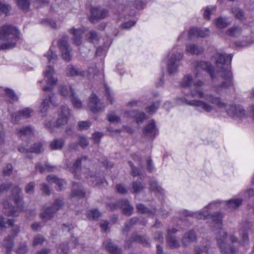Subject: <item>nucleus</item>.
<instances>
[{
	"instance_id": "nucleus-45",
	"label": "nucleus",
	"mask_w": 254,
	"mask_h": 254,
	"mask_svg": "<svg viewBox=\"0 0 254 254\" xmlns=\"http://www.w3.org/2000/svg\"><path fill=\"white\" fill-rule=\"evenodd\" d=\"M10 9V7L9 5L6 4L2 2H0V15L3 13L5 15H7Z\"/></svg>"
},
{
	"instance_id": "nucleus-6",
	"label": "nucleus",
	"mask_w": 254,
	"mask_h": 254,
	"mask_svg": "<svg viewBox=\"0 0 254 254\" xmlns=\"http://www.w3.org/2000/svg\"><path fill=\"white\" fill-rule=\"evenodd\" d=\"M70 116V111L68 107L66 106H62L58 111V117L56 125L55 124H52L51 123H47L45 126L51 132H53L54 131L53 128L55 126H56V127H60L61 126L65 125Z\"/></svg>"
},
{
	"instance_id": "nucleus-63",
	"label": "nucleus",
	"mask_w": 254,
	"mask_h": 254,
	"mask_svg": "<svg viewBox=\"0 0 254 254\" xmlns=\"http://www.w3.org/2000/svg\"><path fill=\"white\" fill-rule=\"evenodd\" d=\"M79 143L82 148H84L88 145V141L85 137L80 136L79 139Z\"/></svg>"
},
{
	"instance_id": "nucleus-53",
	"label": "nucleus",
	"mask_w": 254,
	"mask_h": 254,
	"mask_svg": "<svg viewBox=\"0 0 254 254\" xmlns=\"http://www.w3.org/2000/svg\"><path fill=\"white\" fill-rule=\"evenodd\" d=\"M159 106V103L158 102L154 103L151 106L147 107L146 108V111L149 114H153L156 111Z\"/></svg>"
},
{
	"instance_id": "nucleus-27",
	"label": "nucleus",
	"mask_w": 254,
	"mask_h": 254,
	"mask_svg": "<svg viewBox=\"0 0 254 254\" xmlns=\"http://www.w3.org/2000/svg\"><path fill=\"white\" fill-rule=\"evenodd\" d=\"M64 145V141L62 138H55L51 141L50 147L52 150H60Z\"/></svg>"
},
{
	"instance_id": "nucleus-13",
	"label": "nucleus",
	"mask_w": 254,
	"mask_h": 254,
	"mask_svg": "<svg viewBox=\"0 0 254 254\" xmlns=\"http://www.w3.org/2000/svg\"><path fill=\"white\" fill-rule=\"evenodd\" d=\"M90 20L92 23H94L96 20L104 18L108 15V11L104 9L92 7L90 9Z\"/></svg>"
},
{
	"instance_id": "nucleus-39",
	"label": "nucleus",
	"mask_w": 254,
	"mask_h": 254,
	"mask_svg": "<svg viewBox=\"0 0 254 254\" xmlns=\"http://www.w3.org/2000/svg\"><path fill=\"white\" fill-rule=\"evenodd\" d=\"M18 6L23 10H27L29 8V0H16Z\"/></svg>"
},
{
	"instance_id": "nucleus-50",
	"label": "nucleus",
	"mask_w": 254,
	"mask_h": 254,
	"mask_svg": "<svg viewBox=\"0 0 254 254\" xmlns=\"http://www.w3.org/2000/svg\"><path fill=\"white\" fill-rule=\"evenodd\" d=\"M216 10L215 6H209L207 7L205 10L204 13V17L205 19L209 20L210 15H211V12L214 11Z\"/></svg>"
},
{
	"instance_id": "nucleus-57",
	"label": "nucleus",
	"mask_w": 254,
	"mask_h": 254,
	"mask_svg": "<svg viewBox=\"0 0 254 254\" xmlns=\"http://www.w3.org/2000/svg\"><path fill=\"white\" fill-rule=\"evenodd\" d=\"M78 125L80 129H86L91 126V123L87 121H82L79 122Z\"/></svg>"
},
{
	"instance_id": "nucleus-43",
	"label": "nucleus",
	"mask_w": 254,
	"mask_h": 254,
	"mask_svg": "<svg viewBox=\"0 0 254 254\" xmlns=\"http://www.w3.org/2000/svg\"><path fill=\"white\" fill-rule=\"evenodd\" d=\"M42 144L41 142L35 143L33 146L29 149V151L36 153H40L43 150Z\"/></svg>"
},
{
	"instance_id": "nucleus-61",
	"label": "nucleus",
	"mask_w": 254,
	"mask_h": 254,
	"mask_svg": "<svg viewBox=\"0 0 254 254\" xmlns=\"http://www.w3.org/2000/svg\"><path fill=\"white\" fill-rule=\"evenodd\" d=\"M136 23V22L133 20L128 21L122 24V27L123 29H128L131 27L133 26Z\"/></svg>"
},
{
	"instance_id": "nucleus-52",
	"label": "nucleus",
	"mask_w": 254,
	"mask_h": 254,
	"mask_svg": "<svg viewBox=\"0 0 254 254\" xmlns=\"http://www.w3.org/2000/svg\"><path fill=\"white\" fill-rule=\"evenodd\" d=\"M68 251V247L65 244H62L57 249V252L60 254H66Z\"/></svg>"
},
{
	"instance_id": "nucleus-35",
	"label": "nucleus",
	"mask_w": 254,
	"mask_h": 254,
	"mask_svg": "<svg viewBox=\"0 0 254 254\" xmlns=\"http://www.w3.org/2000/svg\"><path fill=\"white\" fill-rule=\"evenodd\" d=\"M86 160V157H82L80 159H78L73 164L72 167L70 169V171L74 175L75 177H77V173L80 170L81 162L82 160Z\"/></svg>"
},
{
	"instance_id": "nucleus-24",
	"label": "nucleus",
	"mask_w": 254,
	"mask_h": 254,
	"mask_svg": "<svg viewBox=\"0 0 254 254\" xmlns=\"http://www.w3.org/2000/svg\"><path fill=\"white\" fill-rule=\"evenodd\" d=\"M48 98L47 97L43 99L41 105L40 106V111L41 113H45L49 108V104L51 102L54 106H56L54 96L48 95Z\"/></svg>"
},
{
	"instance_id": "nucleus-20",
	"label": "nucleus",
	"mask_w": 254,
	"mask_h": 254,
	"mask_svg": "<svg viewBox=\"0 0 254 254\" xmlns=\"http://www.w3.org/2000/svg\"><path fill=\"white\" fill-rule=\"evenodd\" d=\"M103 246L112 254H121L122 250L114 245L111 240L108 239L103 242Z\"/></svg>"
},
{
	"instance_id": "nucleus-58",
	"label": "nucleus",
	"mask_w": 254,
	"mask_h": 254,
	"mask_svg": "<svg viewBox=\"0 0 254 254\" xmlns=\"http://www.w3.org/2000/svg\"><path fill=\"white\" fill-rule=\"evenodd\" d=\"M108 121L111 123H117L120 121V118L114 113L108 115Z\"/></svg>"
},
{
	"instance_id": "nucleus-55",
	"label": "nucleus",
	"mask_w": 254,
	"mask_h": 254,
	"mask_svg": "<svg viewBox=\"0 0 254 254\" xmlns=\"http://www.w3.org/2000/svg\"><path fill=\"white\" fill-rule=\"evenodd\" d=\"M86 38L89 41L93 42L97 40V35L95 32L90 31L86 35Z\"/></svg>"
},
{
	"instance_id": "nucleus-34",
	"label": "nucleus",
	"mask_w": 254,
	"mask_h": 254,
	"mask_svg": "<svg viewBox=\"0 0 254 254\" xmlns=\"http://www.w3.org/2000/svg\"><path fill=\"white\" fill-rule=\"evenodd\" d=\"M231 22L227 18L219 17L215 19V24L219 28H225L230 24Z\"/></svg>"
},
{
	"instance_id": "nucleus-56",
	"label": "nucleus",
	"mask_w": 254,
	"mask_h": 254,
	"mask_svg": "<svg viewBox=\"0 0 254 254\" xmlns=\"http://www.w3.org/2000/svg\"><path fill=\"white\" fill-rule=\"evenodd\" d=\"M5 93L13 101H16L17 100V97L15 93L11 90L9 89H4Z\"/></svg>"
},
{
	"instance_id": "nucleus-8",
	"label": "nucleus",
	"mask_w": 254,
	"mask_h": 254,
	"mask_svg": "<svg viewBox=\"0 0 254 254\" xmlns=\"http://www.w3.org/2000/svg\"><path fill=\"white\" fill-rule=\"evenodd\" d=\"M211 66L209 63L200 61L195 63L194 72L196 77L203 75V72L209 73L212 79L215 77V72L211 70Z\"/></svg>"
},
{
	"instance_id": "nucleus-49",
	"label": "nucleus",
	"mask_w": 254,
	"mask_h": 254,
	"mask_svg": "<svg viewBox=\"0 0 254 254\" xmlns=\"http://www.w3.org/2000/svg\"><path fill=\"white\" fill-rule=\"evenodd\" d=\"M132 116L136 118V122L138 123L142 122L144 120L146 119V115L143 112L134 113H132Z\"/></svg>"
},
{
	"instance_id": "nucleus-46",
	"label": "nucleus",
	"mask_w": 254,
	"mask_h": 254,
	"mask_svg": "<svg viewBox=\"0 0 254 254\" xmlns=\"http://www.w3.org/2000/svg\"><path fill=\"white\" fill-rule=\"evenodd\" d=\"M247 231V230L245 229H241L240 230L241 234H242V237L241 238L240 243L242 245L247 243L249 241L248 234L246 233Z\"/></svg>"
},
{
	"instance_id": "nucleus-1",
	"label": "nucleus",
	"mask_w": 254,
	"mask_h": 254,
	"mask_svg": "<svg viewBox=\"0 0 254 254\" xmlns=\"http://www.w3.org/2000/svg\"><path fill=\"white\" fill-rule=\"evenodd\" d=\"M213 205V203H210L208 207L204 208L203 210L201 212L191 213L186 211V214L187 216H191L197 219H210L213 227L218 230L216 233V239L221 253L222 254H233L236 252L237 249L233 246H231L228 243V241H231L233 243L237 242V238L232 235H230L229 237H228L225 231L221 228L222 223V216L221 214L216 213L213 215L209 214L207 211L208 208Z\"/></svg>"
},
{
	"instance_id": "nucleus-16",
	"label": "nucleus",
	"mask_w": 254,
	"mask_h": 254,
	"mask_svg": "<svg viewBox=\"0 0 254 254\" xmlns=\"http://www.w3.org/2000/svg\"><path fill=\"white\" fill-rule=\"evenodd\" d=\"M19 229L18 228H14L11 232V235H8L4 241V246L7 249L6 254H10L11 249L13 246V239L18 233Z\"/></svg>"
},
{
	"instance_id": "nucleus-64",
	"label": "nucleus",
	"mask_w": 254,
	"mask_h": 254,
	"mask_svg": "<svg viewBox=\"0 0 254 254\" xmlns=\"http://www.w3.org/2000/svg\"><path fill=\"white\" fill-rule=\"evenodd\" d=\"M35 187V183L31 182L29 183L25 187L26 192L28 193H30L33 192Z\"/></svg>"
},
{
	"instance_id": "nucleus-54",
	"label": "nucleus",
	"mask_w": 254,
	"mask_h": 254,
	"mask_svg": "<svg viewBox=\"0 0 254 254\" xmlns=\"http://www.w3.org/2000/svg\"><path fill=\"white\" fill-rule=\"evenodd\" d=\"M132 239L133 241L140 242L143 244H147V241L146 239L140 236L133 234Z\"/></svg>"
},
{
	"instance_id": "nucleus-26",
	"label": "nucleus",
	"mask_w": 254,
	"mask_h": 254,
	"mask_svg": "<svg viewBox=\"0 0 254 254\" xmlns=\"http://www.w3.org/2000/svg\"><path fill=\"white\" fill-rule=\"evenodd\" d=\"M70 33L73 34V43L76 45H79L81 43V35L84 33L82 29H73L70 30Z\"/></svg>"
},
{
	"instance_id": "nucleus-4",
	"label": "nucleus",
	"mask_w": 254,
	"mask_h": 254,
	"mask_svg": "<svg viewBox=\"0 0 254 254\" xmlns=\"http://www.w3.org/2000/svg\"><path fill=\"white\" fill-rule=\"evenodd\" d=\"M19 36V31L14 27L4 25L0 27V40L5 42L0 45V50L14 47Z\"/></svg>"
},
{
	"instance_id": "nucleus-21",
	"label": "nucleus",
	"mask_w": 254,
	"mask_h": 254,
	"mask_svg": "<svg viewBox=\"0 0 254 254\" xmlns=\"http://www.w3.org/2000/svg\"><path fill=\"white\" fill-rule=\"evenodd\" d=\"M177 231L176 229H173L172 230H169L168 231V236L167 240L168 245L171 248H177L179 247V243L175 237L172 236V235L175 233Z\"/></svg>"
},
{
	"instance_id": "nucleus-11",
	"label": "nucleus",
	"mask_w": 254,
	"mask_h": 254,
	"mask_svg": "<svg viewBox=\"0 0 254 254\" xmlns=\"http://www.w3.org/2000/svg\"><path fill=\"white\" fill-rule=\"evenodd\" d=\"M88 106L93 112L101 111L104 108V106L99 102V99L95 94L89 97Z\"/></svg>"
},
{
	"instance_id": "nucleus-32",
	"label": "nucleus",
	"mask_w": 254,
	"mask_h": 254,
	"mask_svg": "<svg viewBox=\"0 0 254 254\" xmlns=\"http://www.w3.org/2000/svg\"><path fill=\"white\" fill-rule=\"evenodd\" d=\"M208 244L197 245L195 246L193 250V254H210L209 253V247Z\"/></svg>"
},
{
	"instance_id": "nucleus-44",
	"label": "nucleus",
	"mask_w": 254,
	"mask_h": 254,
	"mask_svg": "<svg viewBox=\"0 0 254 254\" xmlns=\"http://www.w3.org/2000/svg\"><path fill=\"white\" fill-rule=\"evenodd\" d=\"M150 189L155 192H161L163 189L158 186L157 182L154 180H151L150 182Z\"/></svg>"
},
{
	"instance_id": "nucleus-36",
	"label": "nucleus",
	"mask_w": 254,
	"mask_h": 254,
	"mask_svg": "<svg viewBox=\"0 0 254 254\" xmlns=\"http://www.w3.org/2000/svg\"><path fill=\"white\" fill-rule=\"evenodd\" d=\"M70 92L71 93V102L74 107L76 108H80L82 106L81 101L78 99L76 96L75 93L73 91V89L70 87Z\"/></svg>"
},
{
	"instance_id": "nucleus-5",
	"label": "nucleus",
	"mask_w": 254,
	"mask_h": 254,
	"mask_svg": "<svg viewBox=\"0 0 254 254\" xmlns=\"http://www.w3.org/2000/svg\"><path fill=\"white\" fill-rule=\"evenodd\" d=\"M21 189L18 187H16L12 191V195L14 200L15 203L17 206V209L9 203L4 202L3 203L4 213L8 216H17V212L22 210L23 201L20 197L19 194L21 192Z\"/></svg>"
},
{
	"instance_id": "nucleus-25",
	"label": "nucleus",
	"mask_w": 254,
	"mask_h": 254,
	"mask_svg": "<svg viewBox=\"0 0 254 254\" xmlns=\"http://www.w3.org/2000/svg\"><path fill=\"white\" fill-rule=\"evenodd\" d=\"M47 180L51 184L55 183L58 185L59 188L57 190H62L65 185V182L64 180L59 179L53 175H49L47 178Z\"/></svg>"
},
{
	"instance_id": "nucleus-31",
	"label": "nucleus",
	"mask_w": 254,
	"mask_h": 254,
	"mask_svg": "<svg viewBox=\"0 0 254 254\" xmlns=\"http://www.w3.org/2000/svg\"><path fill=\"white\" fill-rule=\"evenodd\" d=\"M121 208L124 214L127 216L130 215L133 211V207L129 204L127 200L121 202Z\"/></svg>"
},
{
	"instance_id": "nucleus-22",
	"label": "nucleus",
	"mask_w": 254,
	"mask_h": 254,
	"mask_svg": "<svg viewBox=\"0 0 254 254\" xmlns=\"http://www.w3.org/2000/svg\"><path fill=\"white\" fill-rule=\"evenodd\" d=\"M196 239L195 232L193 231H189L186 233L182 239L183 244L186 246L190 243L194 242Z\"/></svg>"
},
{
	"instance_id": "nucleus-10",
	"label": "nucleus",
	"mask_w": 254,
	"mask_h": 254,
	"mask_svg": "<svg viewBox=\"0 0 254 254\" xmlns=\"http://www.w3.org/2000/svg\"><path fill=\"white\" fill-rule=\"evenodd\" d=\"M54 72L53 67L51 66H48L44 71L45 76L47 78V86L43 88L45 91H51L53 89V86L56 84L57 79L53 77Z\"/></svg>"
},
{
	"instance_id": "nucleus-28",
	"label": "nucleus",
	"mask_w": 254,
	"mask_h": 254,
	"mask_svg": "<svg viewBox=\"0 0 254 254\" xmlns=\"http://www.w3.org/2000/svg\"><path fill=\"white\" fill-rule=\"evenodd\" d=\"M78 186L79 185L78 183H75L73 184V189L70 194V196L71 198H81L84 196V192L82 190L78 189Z\"/></svg>"
},
{
	"instance_id": "nucleus-19",
	"label": "nucleus",
	"mask_w": 254,
	"mask_h": 254,
	"mask_svg": "<svg viewBox=\"0 0 254 254\" xmlns=\"http://www.w3.org/2000/svg\"><path fill=\"white\" fill-rule=\"evenodd\" d=\"M32 113V110L29 108L22 110L19 112L18 115L15 114L12 115V122L15 124L22 118L26 119L29 117Z\"/></svg>"
},
{
	"instance_id": "nucleus-60",
	"label": "nucleus",
	"mask_w": 254,
	"mask_h": 254,
	"mask_svg": "<svg viewBox=\"0 0 254 254\" xmlns=\"http://www.w3.org/2000/svg\"><path fill=\"white\" fill-rule=\"evenodd\" d=\"M136 208L138 211L141 213H148L149 211V209L147 207L141 203L137 205Z\"/></svg>"
},
{
	"instance_id": "nucleus-48",
	"label": "nucleus",
	"mask_w": 254,
	"mask_h": 254,
	"mask_svg": "<svg viewBox=\"0 0 254 254\" xmlns=\"http://www.w3.org/2000/svg\"><path fill=\"white\" fill-rule=\"evenodd\" d=\"M45 239L41 235H37L34 238V241L33 242V245L34 246H36L38 245H41L43 244L45 241Z\"/></svg>"
},
{
	"instance_id": "nucleus-41",
	"label": "nucleus",
	"mask_w": 254,
	"mask_h": 254,
	"mask_svg": "<svg viewBox=\"0 0 254 254\" xmlns=\"http://www.w3.org/2000/svg\"><path fill=\"white\" fill-rule=\"evenodd\" d=\"M90 173L89 171H88L87 176H85L87 180H88V183L90 186H95L99 184V181L97 177L95 176L88 175V173Z\"/></svg>"
},
{
	"instance_id": "nucleus-14",
	"label": "nucleus",
	"mask_w": 254,
	"mask_h": 254,
	"mask_svg": "<svg viewBox=\"0 0 254 254\" xmlns=\"http://www.w3.org/2000/svg\"><path fill=\"white\" fill-rule=\"evenodd\" d=\"M59 48L62 52V56L64 60L69 61L71 59L70 49L66 40L61 39L59 43Z\"/></svg>"
},
{
	"instance_id": "nucleus-42",
	"label": "nucleus",
	"mask_w": 254,
	"mask_h": 254,
	"mask_svg": "<svg viewBox=\"0 0 254 254\" xmlns=\"http://www.w3.org/2000/svg\"><path fill=\"white\" fill-rule=\"evenodd\" d=\"M232 12L235 15L236 17L239 19L243 20L245 17L244 12L239 8H233L232 9Z\"/></svg>"
},
{
	"instance_id": "nucleus-7",
	"label": "nucleus",
	"mask_w": 254,
	"mask_h": 254,
	"mask_svg": "<svg viewBox=\"0 0 254 254\" xmlns=\"http://www.w3.org/2000/svg\"><path fill=\"white\" fill-rule=\"evenodd\" d=\"M64 205L62 199H57L52 205L44 209V212L40 214V218L44 221H47L51 219L53 214L61 209Z\"/></svg>"
},
{
	"instance_id": "nucleus-37",
	"label": "nucleus",
	"mask_w": 254,
	"mask_h": 254,
	"mask_svg": "<svg viewBox=\"0 0 254 254\" xmlns=\"http://www.w3.org/2000/svg\"><path fill=\"white\" fill-rule=\"evenodd\" d=\"M242 201V199L239 198L229 200L226 204L227 209H235L241 204Z\"/></svg>"
},
{
	"instance_id": "nucleus-30",
	"label": "nucleus",
	"mask_w": 254,
	"mask_h": 254,
	"mask_svg": "<svg viewBox=\"0 0 254 254\" xmlns=\"http://www.w3.org/2000/svg\"><path fill=\"white\" fill-rule=\"evenodd\" d=\"M17 133L19 136L24 139V137L31 136L33 134V130L30 127H26L18 130Z\"/></svg>"
},
{
	"instance_id": "nucleus-38",
	"label": "nucleus",
	"mask_w": 254,
	"mask_h": 254,
	"mask_svg": "<svg viewBox=\"0 0 254 254\" xmlns=\"http://www.w3.org/2000/svg\"><path fill=\"white\" fill-rule=\"evenodd\" d=\"M101 213L96 209L90 210L87 213V217L89 220H96L100 216Z\"/></svg>"
},
{
	"instance_id": "nucleus-59",
	"label": "nucleus",
	"mask_w": 254,
	"mask_h": 254,
	"mask_svg": "<svg viewBox=\"0 0 254 254\" xmlns=\"http://www.w3.org/2000/svg\"><path fill=\"white\" fill-rule=\"evenodd\" d=\"M27 247L25 244L21 245L16 250L18 254H25L27 251Z\"/></svg>"
},
{
	"instance_id": "nucleus-2",
	"label": "nucleus",
	"mask_w": 254,
	"mask_h": 254,
	"mask_svg": "<svg viewBox=\"0 0 254 254\" xmlns=\"http://www.w3.org/2000/svg\"><path fill=\"white\" fill-rule=\"evenodd\" d=\"M232 56L224 55L217 53L214 56L215 61L217 73L222 78L225 80L219 86H215V91L218 93L221 92L222 88H227L233 85L232 74L230 70Z\"/></svg>"
},
{
	"instance_id": "nucleus-62",
	"label": "nucleus",
	"mask_w": 254,
	"mask_h": 254,
	"mask_svg": "<svg viewBox=\"0 0 254 254\" xmlns=\"http://www.w3.org/2000/svg\"><path fill=\"white\" fill-rule=\"evenodd\" d=\"M116 189L118 192L122 194H125L127 191L126 188L122 184L117 185L116 186Z\"/></svg>"
},
{
	"instance_id": "nucleus-15",
	"label": "nucleus",
	"mask_w": 254,
	"mask_h": 254,
	"mask_svg": "<svg viewBox=\"0 0 254 254\" xmlns=\"http://www.w3.org/2000/svg\"><path fill=\"white\" fill-rule=\"evenodd\" d=\"M182 57L183 55L180 53L173 54V55L171 56L168 64V71L170 74H172L176 71L178 66L176 64V62L181 60Z\"/></svg>"
},
{
	"instance_id": "nucleus-33",
	"label": "nucleus",
	"mask_w": 254,
	"mask_h": 254,
	"mask_svg": "<svg viewBox=\"0 0 254 254\" xmlns=\"http://www.w3.org/2000/svg\"><path fill=\"white\" fill-rule=\"evenodd\" d=\"M35 169L37 171L40 173H43L46 172H52L54 171V167L50 165L48 163H46L44 166H42L40 164H37L35 166Z\"/></svg>"
},
{
	"instance_id": "nucleus-51",
	"label": "nucleus",
	"mask_w": 254,
	"mask_h": 254,
	"mask_svg": "<svg viewBox=\"0 0 254 254\" xmlns=\"http://www.w3.org/2000/svg\"><path fill=\"white\" fill-rule=\"evenodd\" d=\"M241 29L237 27H232L227 31V34L229 36H235L240 34Z\"/></svg>"
},
{
	"instance_id": "nucleus-9",
	"label": "nucleus",
	"mask_w": 254,
	"mask_h": 254,
	"mask_svg": "<svg viewBox=\"0 0 254 254\" xmlns=\"http://www.w3.org/2000/svg\"><path fill=\"white\" fill-rule=\"evenodd\" d=\"M94 71V68H90L88 71L86 72L80 68L75 67L72 65H69L66 68V74L68 76L85 77L88 76L93 73Z\"/></svg>"
},
{
	"instance_id": "nucleus-47",
	"label": "nucleus",
	"mask_w": 254,
	"mask_h": 254,
	"mask_svg": "<svg viewBox=\"0 0 254 254\" xmlns=\"http://www.w3.org/2000/svg\"><path fill=\"white\" fill-rule=\"evenodd\" d=\"M45 56L47 57L48 60L50 63H54L56 61L57 55L53 52V51L50 49L47 52V54Z\"/></svg>"
},
{
	"instance_id": "nucleus-40",
	"label": "nucleus",
	"mask_w": 254,
	"mask_h": 254,
	"mask_svg": "<svg viewBox=\"0 0 254 254\" xmlns=\"http://www.w3.org/2000/svg\"><path fill=\"white\" fill-rule=\"evenodd\" d=\"M144 187L140 182H133L132 184V188L130 191L133 193L140 192Z\"/></svg>"
},
{
	"instance_id": "nucleus-12",
	"label": "nucleus",
	"mask_w": 254,
	"mask_h": 254,
	"mask_svg": "<svg viewBox=\"0 0 254 254\" xmlns=\"http://www.w3.org/2000/svg\"><path fill=\"white\" fill-rule=\"evenodd\" d=\"M185 102L188 105L196 106L198 109L207 112H210L213 109L212 107L208 103L201 100H193L188 101L185 99Z\"/></svg>"
},
{
	"instance_id": "nucleus-17",
	"label": "nucleus",
	"mask_w": 254,
	"mask_h": 254,
	"mask_svg": "<svg viewBox=\"0 0 254 254\" xmlns=\"http://www.w3.org/2000/svg\"><path fill=\"white\" fill-rule=\"evenodd\" d=\"M209 31L207 28L199 29L197 28H192L189 32V37L192 39L194 37H205L209 35Z\"/></svg>"
},
{
	"instance_id": "nucleus-29",
	"label": "nucleus",
	"mask_w": 254,
	"mask_h": 254,
	"mask_svg": "<svg viewBox=\"0 0 254 254\" xmlns=\"http://www.w3.org/2000/svg\"><path fill=\"white\" fill-rule=\"evenodd\" d=\"M186 51L191 54L198 55L201 54L203 50L202 48L195 44H189L186 46Z\"/></svg>"
},
{
	"instance_id": "nucleus-3",
	"label": "nucleus",
	"mask_w": 254,
	"mask_h": 254,
	"mask_svg": "<svg viewBox=\"0 0 254 254\" xmlns=\"http://www.w3.org/2000/svg\"><path fill=\"white\" fill-rule=\"evenodd\" d=\"M191 95L193 97L204 98L206 101L216 105L221 112L226 111L229 116L233 118L241 119L245 116V110L239 105H232L228 106L219 97H214L211 94L204 96L203 92L201 90H192L191 91Z\"/></svg>"
},
{
	"instance_id": "nucleus-23",
	"label": "nucleus",
	"mask_w": 254,
	"mask_h": 254,
	"mask_svg": "<svg viewBox=\"0 0 254 254\" xmlns=\"http://www.w3.org/2000/svg\"><path fill=\"white\" fill-rule=\"evenodd\" d=\"M143 132L145 135L150 137H154L157 133L154 122L152 121L151 123L149 124L144 128Z\"/></svg>"
},
{
	"instance_id": "nucleus-18",
	"label": "nucleus",
	"mask_w": 254,
	"mask_h": 254,
	"mask_svg": "<svg viewBox=\"0 0 254 254\" xmlns=\"http://www.w3.org/2000/svg\"><path fill=\"white\" fill-rule=\"evenodd\" d=\"M192 83L196 87H201L203 83L200 80H195L192 79V77L190 75H187L184 76L181 82V85L184 87H190Z\"/></svg>"
}]
</instances>
